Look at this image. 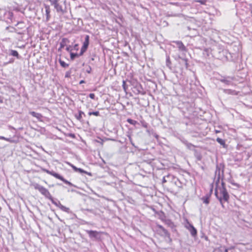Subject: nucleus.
Segmentation results:
<instances>
[{
  "label": "nucleus",
  "mask_w": 252,
  "mask_h": 252,
  "mask_svg": "<svg viewBox=\"0 0 252 252\" xmlns=\"http://www.w3.org/2000/svg\"><path fill=\"white\" fill-rule=\"evenodd\" d=\"M186 145L187 146V147L189 149H191L192 148L194 147V145L191 143H188L187 142L186 143Z\"/></svg>",
  "instance_id": "28"
},
{
  "label": "nucleus",
  "mask_w": 252,
  "mask_h": 252,
  "mask_svg": "<svg viewBox=\"0 0 252 252\" xmlns=\"http://www.w3.org/2000/svg\"><path fill=\"white\" fill-rule=\"evenodd\" d=\"M87 210L88 211H89V212H91V213L93 212V210H92L87 209Z\"/></svg>",
  "instance_id": "45"
},
{
  "label": "nucleus",
  "mask_w": 252,
  "mask_h": 252,
  "mask_svg": "<svg viewBox=\"0 0 252 252\" xmlns=\"http://www.w3.org/2000/svg\"><path fill=\"white\" fill-rule=\"evenodd\" d=\"M55 172L53 171H50L49 174L52 175L53 176V174L55 173Z\"/></svg>",
  "instance_id": "39"
},
{
  "label": "nucleus",
  "mask_w": 252,
  "mask_h": 252,
  "mask_svg": "<svg viewBox=\"0 0 252 252\" xmlns=\"http://www.w3.org/2000/svg\"><path fill=\"white\" fill-rule=\"evenodd\" d=\"M68 164L72 168V169L74 170V171H75L76 172H79L80 174L84 173V174H88L90 175H91V173H89L81 168H77L75 166H74V165H73L72 164H71L70 163H68Z\"/></svg>",
  "instance_id": "7"
},
{
  "label": "nucleus",
  "mask_w": 252,
  "mask_h": 252,
  "mask_svg": "<svg viewBox=\"0 0 252 252\" xmlns=\"http://www.w3.org/2000/svg\"><path fill=\"white\" fill-rule=\"evenodd\" d=\"M221 185H222V187L221 189H220L221 196H218V191H217V189L215 190V193L216 197L219 200L222 206L223 207V205L222 202V200L223 199L224 201H227L229 199V196L228 193L226 189L225 188V187L224 186V183L222 182Z\"/></svg>",
  "instance_id": "1"
},
{
  "label": "nucleus",
  "mask_w": 252,
  "mask_h": 252,
  "mask_svg": "<svg viewBox=\"0 0 252 252\" xmlns=\"http://www.w3.org/2000/svg\"><path fill=\"white\" fill-rule=\"evenodd\" d=\"M216 141L221 145L223 146V147L225 148L226 147L225 142L224 140L219 137H218L216 139Z\"/></svg>",
  "instance_id": "16"
},
{
  "label": "nucleus",
  "mask_w": 252,
  "mask_h": 252,
  "mask_svg": "<svg viewBox=\"0 0 252 252\" xmlns=\"http://www.w3.org/2000/svg\"><path fill=\"white\" fill-rule=\"evenodd\" d=\"M90 238L93 240H98L100 238V232L94 230H86Z\"/></svg>",
  "instance_id": "4"
},
{
  "label": "nucleus",
  "mask_w": 252,
  "mask_h": 252,
  "mask_svg": "<svg viewBox=\"0 0 252 252\" xmlns=\"http://www.w3.org/2000/svg\"><path fill=\"white\" fill-rule=\"evenodd\" d=\"M85 116L83 111H78V114H75L76 118L81 122L84 121L83 117H85Z\"/></svg>",
  "instance_id": "9"
},
{
  "label": "nucleus",
  "mask_w": 252,
  "mask_h": 252,
  "mask_svg": "<svg viewBox=\"0 0 252 252\" xmlns=\"http://www.w3.org/2000/svg\"><path fill=\"white\" fill-rule=\"evenodd\" d=\"M215 173L216 175L218 176V179L219 180L221 174L222 176H223V169L221 170L220 167L218 165H217Z\"/></svg>",
  "instance_id": "10"
},
{
  "label": "nucleus",
  "mask_w": 252,
  "mask_h": 252,
  "mask_svg": "<svg viewBox=\"0 0 252 252\" xmlns=\"http://www.w3.org/2000/svg\"><path fill=\"white\" fill-rule=\"evenodd\" d=\"M197 159H198V160H201V157L200 156H198V157H197Z\"/></svg>",
  "instance_id": "43"
},
{
  "label": "nucleus",
  "mask_w": 252,
  "mask_h": 252,
  "mask_svg": "<svg viewBox=\"0 0 252 252\" xmlns=\"http://www.w3.org/2000/svg\"><path fill=\"white\" fill-rule=\"evenodd\" d=\"M65 39L63 38L62 40V41L60 43V47L59 48V51L61 50L62 48H63L64 46V44L65 43Z\"/></svg>",
  "instance_id": "22"
},
{
  "label": "nucleus",
  "mask_w": 252,
  "mask_h": 252,
  "mask_svg": "<svg viewBox=\"0 0 252 252\" xmlns=\"http://www.w3.org/2000/svg\"><path fill=\"white\" fill-rule=\"evenodd\" d=\"M127 122L131 124V125H135L136 123H137V122L136 121H134V120H133L131 119H128L127 120Z\"/></svg>",
  "instance_id": "27"
},
{
  "label": "nucleus",
  "mask_w": 252,
  "mask_h": 252,
  "mask_svg": "<svg viewBox=\"0 0 252 252\" xmlns=\"http://www.w3.org/2000/svg\"><path fill=\"white\" fill-rule=\"evenodd\" d=\"M182 61L184 62L186 68H188L189 64L188 61L187 59H182Z\"/></svg>",
  "instance_id": "31"
},
{
  "label": "nucleus",
  "mask_w": 252,
  "mask_h": 252,
  "mask_svg": "<svg viewBox=\"0 0 252 252\" xmlns=\"http://www.w3.org/2000/svg\"><path fill=\"white\" fill-rule=\"evenodd\" d=\"M89 96L91 99H94L95 98V95L94 94L91 93V94H90Z\"/></svg>",
  "instance_id": "33"
},
{
  "label": "nucleus",
  "mask_w": 252,
  "mask_h": 252,
  "mask_svg": "<svg viewBox=\"0 0 252 252\" xmlns=\"http://www.w3.org/2000/svg\"><path fill=\"white\" fill-rule=\"evenodd\" d=\"M45 171L47 173H48V174H49V173H50V171L48 170H45Z\"/></svg>",
  "instance_id": "44"
},
{
  "label": "nucleus",
  "mask_w": 252,
  "mask_h": 252,
  "mask_svg": "<svg viewBox=\"0 0 252 252\" xmlns=\"http://www.w3.org/2000/svg\"><path fill=\"white\" fill-rule=\"evenodd\" d=\"M32 117L36 118L37 120L40 121H43L44 117L39 113H36L34 111H32Z\"/></svg>",
  "instance_id": "14"
},
{
  "label": "nucleus",
  "mask_w": 252,
  "mask_h": 252,
  "mask_svg": "<svg viewBox=\"0 0 252 252\" xmlns=\"http://www.w3.org/2000/svg\"><path fill=\"white\" fill-rule=\"evenodd\" d=\"M218 250L220 252H228V249L227 248H226L224 246H220V247H219L218 248Z\"/></svg>",
  "instance_id": "20"
},
{
  "label": "nucleus",
  "mask_w": 252,
  "mask_h": 252,
  "mask_svg": "<svg viewBox=\"0 0 252 252\" xmlns=\"http://www.w3.org/2000/svg\"><path fill=\"white\" fill-rule=\"evenodd\" d=\"M66 50L68 52H70L69 47H66Z\"/></svg>",
  "instance_id": "42"
},
{
  "label": "nucleus",
  "mask_w": 252,
  "mask_h": 252,
  "mask_svg": "<svg viewBox=\"0 0 252 252\" xmlns=\"http://www.w3.org/2000/svg\"><path fill=\"white\" fill-rule=\"evenodd\" d=\"M73 48L75 50H78V44H75Z\"/></svg>",
  "instance_id": "36"
},
{
  "label": "nucleus",
  "mask_w": 252,
  "mask_h": 252,
  "mask_svg": "<svg viewBox=\"0 0 252 252\" xmlns=\"http://www.w3.org/2000/svg\"><path fill=\"white\" fill-rule=\"evenodd\" d=\"M49 1L54 4H56L58 2V0H49Z\"/></svg>",
  "instance_id": "35"
},
{
  "label": "nucleus",
  "mask_w": 252,
  "mask_h": 252,
  "mask_svg": "<svg viewBox=\"0 0 252 252\" xmlns=\"http://www.w3.org/2000/svg\"><path fill=\"white\" fill-rule=\"evenodd\" d=\"M232 184L235 185V186L237 187H239V185L237 183H232Z\"/></svg>",
  "instance_id": "40"
},
{
  "label": "nucleus",
  "mask_w": 252,
  "mask_h": 252,
  "mask_svg": "<svg viewBox=\"0 0 252 252\" xmlns=\"http://www.w3.org/2000/svg\"><path fill=\"white\" fill-rule=\"evenodd\" d=\"M174 42L178 46L179 50L182 51H186V47L183 44V43L181 41H175Z\"/></svg>",
  "instance_id": "8"
},
{
  "label": "nucleus",
  "mask_w": 252,
  "mask_h": 252,
  "mask_svg": "<svg viewBox=\"0 0 252 252\" xmlns=\"http://www.w3.org/2000/svg\"><path fill=\"white\" fill-rule=\"evenodd\" d=\"M157 227L158 228V233L162 236L167 237L168 241L171 242L172 239L170 237V235L168 231L161 225H157Z\"/></svg>",
  "instance_id": "3"
},
{
  "label": "nucleus",
  "mask_w": 252,
  "mask_h": 252,
  "mask_svg": "<svg viewBox=\"0 0 252 252\" xmlns=\"http://www.w3.org/2000/svg\"><path fill=\"white\" fill-rule=\"evenodd\" d=\"M85 82L84 80H81V81H80L79 84H81L84 83Z\"/></svg>",
  "instance_id": "41"
},
{
  "label": "nucleus",
  "mask_w": 252,
  "mask_h": 252,
  "mask_svg": "<svg viewBox=\"0 0 252 252\" xmlns=\"http://www.w3.org/2000/svg\"><path fill=\"white\" fill-rule=\"evenodd\" d=\"M34 187L35 189H38L46 198L51 199V195L47 189L37 184L34 185Z\"/></svg>",
  "instance_id": "2"
},
{
  "label": "nucleus",
  "mask_w": 252,
  "mask_h": 252,
  "mask_svg": "<svg viewBox=\"0 0 252 252\" xmlns=\"http://www.w3.org/2000/svg\"><path fill=\"white\" fill-rule=\"evenodd\" d=\"M89 116H91L92 115H95L96 116H97L99 115V111H90L88 113Z\"/></svg>",
  "instance_id": "24"
},
{
  "label": "nucleus",
  "mask_w": 252,
  "mask_h": 252,
  "mask_svg": "<svg viewBox=\"0 0 252 252\" xmlns=\"http://www.w3.org/2000/svg\"><path fill=\"white\" fill-rule=\"evenodd\" d=\"M186 227L192 237H194L197 235V230L191 224L188 223V225H187Z\"/></svg>",
  "instance_id": "6"
},
{
  "label": "nucleus",
  "mask_w": 252,
  "mask_h": 252,
  "mask_svg": "<svg viewBox=\"0 0 252 252\" xmlns=\"http://www.w3.org/2000/svg\"><path fill=\"white\" fill-rule=\"evenodd\" d=\"M194 1L199 2L201 4L206 5L207 0H193Z\"/></svg>",
  "instance_id": "23"
},
{
  "label": "nucleus",
  "mask_w": 252,
  "mask_h": 252,
  "mask_svg": "<svg viewBox=\"0 0 252 252\" xmlns=\"http://www.w3.org/2000/svg\"><path fill=\"white\" fill-rule=\"evenodd\" d=\"M142 125L143 127L147 128L148 124L145 122H141Z\"/></svg>",
  "instance_id": "34"
},
{
  "label": "nucleus",
  "mask_w": 252,
  "mask_h": 252,
  "mask_svg": "<svg viewBox=\"0 0 252 252\" xmlns=\"http://www.w3.org/2000/svg\"><path fill=\"white\" fill-rule=\"evenodd\" d=\"M70 59L71 60H74L75 58L78 57L80 56H82V55H80V53L79 54L77 53H73L70 52Z\"/></svg>",
  "instance_id": "18"
},
{
  "label": "nucleus",
  "mask_w": 252,
  "mask_h": 252,
  "mask_svg": "<svg viewBox=\"0 0 252 252\" xmlns=\"http://www.w3.org/2000/svg\"><path fill=\"white\" fill-rule=\"evenodd\" d=\"M45 13H45L46 19L47 21H48L49 20V19L50 18L51 10H50V6L49 5H45Z\"/></svg>",
  "instance_id": "11"
},
{
  "label": "nucleus",
  "mask_w": 252,
  "mask_h": 252,
  "mask_svg": "<svg viewBox=\"0 0 252 252\" xmlns=\"http://www.w3.org/2000/svg\"><path fill=\"white\" fill-rule=\"evenodd\" d=\"M65 184L68 185L69 186H73V185L71 183L69 182V181H67L66 180L64 179L63 178V179L61 180Z\"/></svg>",
  "instance_id": "29"
},
{
  "label": "nucleus",
  "mask_w": 252,
  "mask_h": 252,
  "mask_svg": "<svg viewBox=\"0 0 252 252\" xmlns=\"http://www.w3.org/2000/svg\"><path fill=\"white\" fill-rule=\"evenodd\" d=\"M216 133H217V132H219V131L218 130H216Z\"/></svg>",
  "instance_id": "46"
},
{
  "label": "nucleus",
  "mask_w": 252,
  "mask_h": 252,
  "mask_svg": "<svg viewBox=\"0 0 252 252\" xmlns=\"http://www.w3.org/2000/svg\"><path fill=\"white\" fill-rule=\"evenodd\" d=\"M59 207L63 211L66 212H69V209L67 207H66L65 206H64L60 202H59Z\"/></svg>",
  "instance_id": "17"
},
{
  "label": "nucleus",
  "mask_w": 252,
  "mask_h": 252,
  "mask_svg": "<svg viewBox=\"0 0 252 252\" xmlns=\"http://www.w3.org/2000/svg\"><path fill=\"white\" fill-rule=\"evenodd\" d=\"M166 180H165V178L164 177L163 178V180H162V183H165L166 182Z\"/></svg>",
  "instance_id": "38"
},
{
  "label": "nucleus",
  "mask_w": 252,
  "mask_h": 252,
  "mask_svg": "<svg viewBox=\"0 0 252 252\" xmlns=\"http://www.w3.org/2000/svg\"><path fill=\"white\" fill-rule=\"evenodd\" d=\"M210 195L207 194L201 198V200L203 201L204 203L208 205L210 203Z\"/></svg>",
  "instance_id": "13"
},
{
  "label": "nucleus",
  "mask_w": 252,
  "mask_h": 252,
  "mask_svg": "<svg viewBox=\"0 0 252 252\" xmlns=\"http://www.w3.org/2000/svg\"><path fill=\"white\" fill-rule=\"evenodd\" d=\"M1 207H0V211H1Z\"/></svg>",
  "instance_id": "47"
},
{
  "label": "nucleus",
  "mask_w": 252,
  "mask_h": 252,
  "mask_svg": "<svg viewBox=\"0 0 252 252\" xmlns=\"http://www.w3.org/2000/svg\"><path fill=\"white\" fill-rule=\"evenodd\" d=\"M0 139L1 140H5L7 142H10V143H16L18 142V140H13V139H11V138H6V137H4L3 136H0Z\"/></svg>",
  "instance_id": "15"
},
{
  "label": "nucleus",
  "mask_w": 252,
  "mask_h": 252,
  "mask_svg": "<svg viewBox=\"0 0 252 252\" xmlns=\"http://www.w3.org/2000/svg\"><path fill=\"white\" fill-rule=\"evenodd\" d=\"M90 36L89 35H87L85 38V41L83 42V46L81 47L80 55H83L85 52L87 50L89 45Z\"/></svg>",
  "instance_id": "5"
},
{
  "label": "nucleus",
  "mask_w": 252,
  "mask_h": 252,
  "mask_svg": "<svg viewBox=\"0 0 252 252\" xmlns=\"http://www.w3.org/2000/svg\"><path fill=\"white\" fill-rule=\"evenodd\" d=\"M70 76H71V71H66L65 74V78H70Z\"/></svg>",
  "instance_id": "32"
},
{
  "label": "nucleus",
  "mask_w": 252,
  "mask_h": 252,
  "mask_svg": "<svg viewBox=\"0 0 252 252\" xmlns=\"http://www.w3.org/2000/svg\"><path fill=\"white\" fill-rule=\"evenodd\" d=\"M53 176L54 177H55V178L59 179L61 180L63 179V177L62 176H61L60 174H59L56 172L55 173H54V174H53Z\"/></svg>",
  "instance_id": "25"
},
{
  "label": "nucleus",
  "mask_w": 252,
  "mask_h": 252,
  "mask_svg": "<svg viewBox=\"0 0 252 252\" xmlns=\"http://www.w3.org/2000/svg\"><path fill=\"white\" fill-rule=\"evenodd\" d=\"M10 55L12 56L16 57L17 59H19L20 58L18 52L16 50H11L10 51Z\"/></svg>",
  "instance_id": "19"
},
{
  "label": "nucleus",
  "mask_w": 252,
  "mask_h": 252,
  "mask_svg": "<svg viewBox=\"0 0 252 252\" xmlns=\"http://www.w3.org/2000/svg\"><path fill=\"white\" fill-rule=\"evenodd\" d=\"M173 178V182L174 184L179 189H182V183L180 182V181L174 177H172Z\"/></svg>",
  "instance_id": "12"
},
{
  "label": "nucleus",
  "mask_w": 252,
  "mask_h": 252,
  "mask_svg": "<svg viewBox=\"0 0 252 252\" xmlns=\"http://www.w3.org/2000/svg\"><path fill=\"white\" fill-rule=\"evenodd\" d=\"M51 199H49V200H50L51 201V202H52L53 204H54V205H55L56 206H58L59 207V201H58V202H56L54 200V199L52 197V196H51Z\"/></svg>",
  "instance_id": "30"
},
{
  "label": "nucleus",
  "mask_w": 252,
  "mask_h": 252,
  "mask_svg": "<svg viewBox=\"0 0 252 252\" xmlns=\"http://www.w3.org/2000/svg\"><path fill=\"white\" fill-rule=\"evenodd\" d=\"M123 88H124V89L125 90H126V82L125 81H123Z\"/></svg>",
  "instance_id": "37"
},
{
  "label": "nucleus",
  "mask_w": 252,
  "mask_h": 252,
  "mask_svg": "<svg viewBox=\"0 0 252 252\" xmlns=\"http://www.w3.org/2000/svg\"><path fill=\"white\" fill-rule=\"evenodd\" d=\"M59 62H60L61 65L63 67H66L68 66V64L66 63L63 61L60 60Z\"/></svg>",
  "instance_id": "21"
},
{
  "label": "nucleus",
  "mask_w": 252,
  "mask_h": 252,
  "mask_svg": "<svg viewBox=\"0 0 252 252\" xmlns=\"http://www.w3.org/2000/svg\"><path fill=\"white\" fill-rule=\"evenodd\" d=\"M165 223L167 225L171 227H173L174 226L173 223L170 220H166Z\"/></svg>",
  "instance_id": "26"
}]
</instances>
